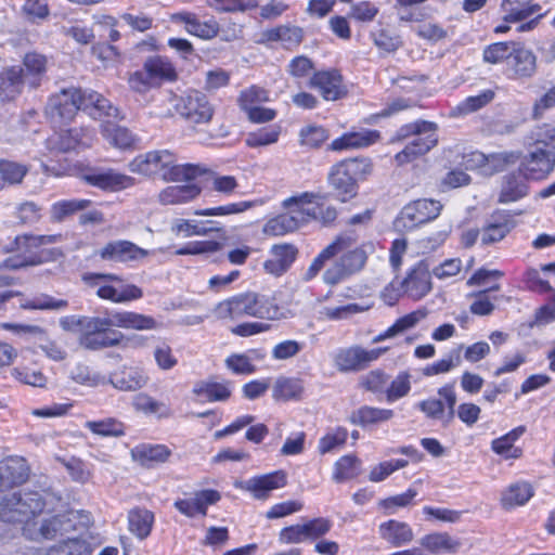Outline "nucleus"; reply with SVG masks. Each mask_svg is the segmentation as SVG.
Instances as JSON below:
<instances>
[{
    "label": "nucleus",
    "instance_id": "obj_1",
    "mask_svg": "<svg viewBox=\"0 0 555 555\" xmlns=\"http://www.w3.org/2000/svg\"><path fill=\"white\" fill-rule=\"evenodd\" d=\"M367 260L364 246L358 245L351 235H339L326 245L305 271V281L313 280L322 270L326 285L335 286L361 272Z\"/></svg>",
    "mask_w": 555,
    "mask_h": 555
},
{
    "label": "nucleus",
    "instance_id": "obj_2",
    "mask_svg": "<svg viewBox=\"0 0 555 555\" xmlns=\"http://www.w3.org/2000/svg\"><path fill=\"white\" fill-rule=\"evenodd\" d=\"M80 333V345L87 349L98 350L118 346L122 339L119 332H108L115 326L126 330L151 331L158 327L156 320L150 315L133 311H115L108 317H80L72 319Z\"/></svg>",
    "mask_w": 555,
    "mask_h": 555
},
{
    "label": "nucleus",
    "instance_id": "obj_3",
    "mask_svg": "<svg viewBox=\"0 0 555 555\" xmlns=\"http://www.w3.org/2000/svg\"><path fill=\"white\" fill-rule=\"evenodd\" d=\"M87 111L93 118L115 116L117 108L95 91H81L76 88L63 89L50 96L46 107L53 122L68 121L79 111Z\"/></svg>",
    "mask_w": 555,
    "mask_h": 555
},
{
    "label": "nucleus",
    "instance_id": "obj_4",
    "mask_svg": "<svg viewBox=\"0 0 555 555\" xmlns=\"http://www.w3.org/2000/svg\"><path fill=\"white\" fill-rule=\"evenodd\" d=\"M218 319L236 320L244 317L267 321H281L287 318L275 297L254 292L242 293L220 301L215 310Z\"/></svg>",
    "mask_w": 555,
    "mask_h": 555
},
{
    "label": "nucleus",
    "instance_id": "obj_5",
    "mask_svg": "<svg viewBox=\"0 0 555 555\" xmlns=\"http://www.w3.org/2000/svg\"><path fill=\"white\" fill-rule=\"evenodd\" d=\"M129 170L145 177H159L165 181L192 180L202 175L201 167L178 164L168 150L150 151L135 156L128 165Z\"/></svg>",
    "mask_w": 555,
    "mask_h": 555
},
{
    "label": "nucleus",
    "instance_id": "obj_6",
    "mask_svg": "<svg viewBox=\"0 0 555 555\" xmlns=\"http://www.w3.org/2000/svg\"><path fill=\"white\" fill-rule=\"evenodd\" d=\"M322 199H324L323 195L309 192L284 199L283 207L287 211L270 219L264 224L263 232L268 235L280 236L297 230L311 220H317L321 214Z\"/></svg>",
    "mask_w": 555,
    "mask_h": 555
},
{
    "label": "nucleus",
    "instance_id": "obj_7",
    "mask_svg": "<svg viewBox=\"0 0 555 555\" xmlns=\"http://www.w3.org/2000/svg\"><path fill=\"white\" fill-rule=\"evenodd\" d=\"M486 63L505 64L514 79H529L537 73V56L533 51L518 41H501L487 46L482 52Z\"/></svg>",
    "mask_w": 555,
    "mask_h": 555
},
{
    "label": "nucleus",
    "instance_id": "obj_8",
    "mask_svg": "<svg viewBox=\"0 0 555 555\" xmlns=\"http://www.w3.org/2000/svg\"><path fill=\"white\" fill-rule=\"evenodd\" d=\"M373 172V163L366 157L348 158L335 164L328 172V184L333 195L346 203L358 194V183Z\"/></svg>",
    "mask_w": 555,
    "mask_h": 555
},
{
    "label": "nucleus",
    "instance_id": "obj_9",
    "mask_svg": "<svg viewBox=\"0 0 555 555\" xmlns=\"http://www.w3.org/2000/svg\"><path fill=\"white\" fill-rule=\"evenodd\" d=\"M44 504L42 495L38 492H12L7 494L0 503V519L28 527L35 524L43 512Z\"/></svg>",
    "mask_w": 555,
    "mask_h": 555
},
{
    "label": "nucleus",
    "instance_id": "obj_10",
    "mask_svg": "<svg viewBox=\"0 0 555 555\" xmlns=\"http://www.w3.org/2000/svg\"><path fill=\"white\" fill-rule=\"evenodd\" d=\"M410 135L416 137L395 156L399 166L413 162L437 144L435 125L428 121H415L402 126L391 139V142L401 141Z\"/></svg>",
    "mask_w": 555,
    "mask_h": 555
},
{
    "label": "nucleus",
    "instance_id": "obj_11",
    "mask_svg": "<svg viewBox=\"0 0 555 555\" xmlns=\"http://www.w3.org/2000/svg\"><path fill=\"white\" fill-rule=\"evenodd\" d=\"M83 282L95 289L99 298L115 304H124L140 299L143 292L134 284L125 283L124 280L112 273H87L82 276Z\"/></svg>",
    "mask_w": 555,
    "mask_h": 555
},
{
    "label": "nucleus",
    "instance_id": "obj_12",
    "mask_svg": "<svg viewBox=\"0 0 555 555\" xmlns=\"http://www.w3.org/2000/svg\"><path fill=\"white\" fill-rule=\"evenodd\" d=\"M441 210L442 204L439 201L420 198L406 204L401 209L395 225L399 230H412L420 224L435 220Z\"/></svg>",
    "mask_w": 555,
    "mask_h": 555
},
{
    "label": "nucleus",
    "instance_id": "obj_13",
    "mask_svg": "<svg viewBox=\"0 0 555 555\" xmlns=\"http://www.w3.org/2000/svg\"><path fill=\"white\" fill-rule=\"evenodd\" d=\"M22 247L23 254L9 257L1 262L2 268L7 269H18L25 266H36L42 263L46 258L37 255L35 250L47 246L56 244L62 241V234H49V235H35V234H22Z\"/></svg>",
    "mask_w": 555,
    "mask_h": 555
},
{
    "label": "nucleus",
    "instance_id": "obj_14",
    "mask_svg": "<svg viewBox=\"0 0 555 555\" xmlns=\"http://www.w3.org/2000/svg\"><path fill=\"white\" fill-rule=\"evenodd\" d=\"M175 109L182 118L194 125L208 124L215 113L207 96L196 90L188 91L177 98Z\"/></svg>",
    "mask_w": 555,
    "mask_h": 555
},
{
    "label": "nucleus",
    "instance_id": "obj_15",
    "mask_svg": "<svg viewBox=\"0 0 555 555\" xmlns=\"http://www.w3.org/2000/svg\"><path fill=\"white\" fill-rule=\"evenodd\" d=\"M387 348L364 349L354 345L337 350L334 356V364L339 372H359L365 370L376 361Z\"/></svg>",
    "mask_w": 555,
    "mask_h": 555
},
{
    "label": "nucleus",
    "instance_id": "obj_16",
    "mask_svg": "<svg viewBox=\"0 0 555 555\" xmlns=\"http://www.w3.org/2000/svg\"><path fill=\"white\" fill-rule=\"evenodd\" d=\"M440 399L428 398L417 403V409L429 420L442 421L448 425L454 416V408L457 401L453 385H444L438 389Z\"/></svg>",
    "mask_w": 555,
    "mask_h": 555
},
{
    "label": "nucleus",
    "instance_id": "obj_17",
    "mask_svg": "<svg viewBox=\"0 0 555 555\" xmlns=\"http://www.w3.org/2000/svg\"><path fill=\"white\" fill-rule=\"evenodd\" d=\"M555 169V151L542 150L530 145L524 156L519 170L527 180H543Z\"/></svg>",
    "mask_w": 555,
    "mask_h": 555
},
{
    "label": "nucleus",
    "instance_id": "obj_18",
    "mask_svg": "<svg viewBox=\"0 0 555 555\" xmlns=\"http://www.w3.org/2000/svg\"><path fill=\"white\" fill-rule=\"evenodd\" d=\"M402 294L413 300L424 298L433 288L431 274L428 264L421 260L406 273L400 284Z\"/></svg>",
    "mask_w": 555,
    "mask_h": 555
},
{
    "label": "nucleus",
    "instance_id": "obj_19",
    "mask_svg": "<svg viewBox=\"0 0 555 555\" xmlns=\"http://www.w3.org/2000/svg\"><path fill=\"white\" fill-rule=\"evenodd\" d=\"M150 377L146 371L138 365L124 364L109 375L108 383L117 390L133 392L144 388Z\"/></svg>",
    "mask_w": 555,
    "mask_h": 555
},
{
    "label": "nucleus",
    "instance_id": "obj_20",
    "mask_svg": "<svg viewBox=\"0 0 555 555\" xmlns=\"http://www.w3.org/2000/svg\"><path fill=\"white\" fill-rule=\"evenodd\" d=\"M286 485V474L276 470L270 474L251 477L245 481L235 482V487L248 491L257 500L268 499L271 491Z\"/></svg>",
    "mask_w": 555,
    "mask_h": 555
},
{
    "label": "nucleus",
    "instance_id": "obj_21",
    "mask_svg": "<svg viewBox=\"0 0 555 555\" xmlns=\"http://www.w3.org/2000/svg\"><path fill=\"white\" fill-rule=\"evenodd\" d=\"M96 254L106 261L129 262L144 259L150 251L130 241L119 240L107 243Z\"/></svg>",
    "mask_w": 555,
    "mask_h": 555
},
{
    "label": "nucleus",
    "instance_id": "obj_22",
    "mask_svg": "<svg viewBox=\"0 0 555 555\" xmlns=\"http://www.w3.org/2000/svg\"><path fill=\"white\" fill-rule=\"evenodd\" d=\"M309 87L317 89L326 101H336L346 94L343 77L336 69L314 73Z\"/></svg>",
    "mask_w": 555,
    "mask_h": 555
},
{
    "label": "nucleus",
    "instance_id": "obj_23",
    "mask_svg": "<svg viewBox=\"0 0 555 555\" xmlns=\"http://www.w3.org/2000/svg\"><path fill=\"white\" fill-rule=\"evenodd\" d=\"M220 499L218 491L206 489L195 492L193 498L177 500L175 507L186 517H194L197 514L206 515L207 507L216 504Z\"/></svg>",
    "mask_w": 555,
    "mask_h": 555
},
{
    "label": "nucleus",
    "instance_id": "obj_24",
    "mask_svg": "<svg viewBox=\"0 0 555 555\" xmlns=\"http://www.w3.org/2000/svg\"><path fill=\"white\" fill-rule=\"evenodd\" d=\"M83 179L90 185L112 192L128 189L134 184V179L132 177L117 172L113 169L93 171L85 175Z\"/></svg>",
    "mask_w": 555,
    "mask_h": 555
},
{
    "label": "nucleus",
    "instance_id": "obj_25",
    "mask_svg": "<svg viewBox=\"0 0 555 555\" xmlns=\"http://www.w3.org/2000/svg\"><path fill=\"white\" fill-rule=\"evenodd\" d=\"M380 139L377 130L361 129L359 131L346 132L339 138L332 141L330 149L340 152L352 149H364L373 145Z\"/></svg>",
    "mask_w": 555,
    "mask_h": 555
},
{
    "label": "nucleus",
    "instance_id": "obj_26",
    "mask_svg": "<svg viewBox=\"0 0 555 555\" xmlns=\"http://www.w3.org/2000/svg\"><path fill=\"white\" fill-rule=\"evenodd\" d=\"M380 538L393 547L409 544L414 539V532L406 522L390 519L378 526Z\"/></svg>",
    "mask_w": 555,
    "mask_h": 555
},
{
    "label": "nucleus",
    "instance_id": "obj_27",
    "mask_svg": "<svg viewBox=\"0 0 555 555\" xmlns=\"http://www.w3.org/2000/svg\"><path fill=\"white\" fill-rule=\"evenodd\" d=\"M526 433L525 426L513 428L507 434L493 439L491 450L504 460H516L522 455V450L515 442Z\"/></svg>",
    "mask_w": 555,
    "mask_h": 555
},
{
    "label": "nucleus",
    "instance_id": "obj_28",
    "mask_svg": "<svg viewBox=\"0 0 555 555\" xmlns=\"http://www.w3.org/2000/svg\"><path fill=\"white\" fill-rule=\"evenodd\" d=\"M95 138L94 130L90 128H73L59 134L55 146L63 152L78 147H89Z\"/></svg>",
    "mask_w": 555,
    "mask_h": 555
},
{
    "label": "nucleus",
    "instance_id": "obj_29",
    "mask_svg": "<svg viewBox=\"0 0 555 555\" xmlns=\"http://www.w3.org/2000/svg\"><path fill=\"white\" fill-rule=\"evenodd\" d=\"M64 520L60 516H54L49 519H43L35 524H30L28 527H22L23 534L29 540H39V539H54L57 534H61L64 528Z\"/></svg>",
    "mask_w": 555,
    "mask_h": 555
},
{
    "label": "nucleus",
    "instance_id": "obj_30",
    "mask_svg": "<svg viewBox=\"0 0 555 555\" xmlns=\"http://www.w3.org/2000/svg\"><path fill=\"white\" fill-rule=\"evenodd\" d=\"M176 22L183 23L189 34L202 39H211L218 34V24L215 20L201 22L195 14L190 12H180L172 16Z\"/></svg>",
    "mask_w": 555,
    "mask_h": 555
},
{
    "label": "nucleus",
    "instance_id": "obj_31",
    "mask_svg": "<svg viewBox=\"0 0 555 555\" xmlns=\"http://www.w3.org/2000/svg\"><path fill=\"white\" fill-rule=\"evenodd\" d=\"M143 66L157 87L165 81H175L178 78L173 64L165 56H150L144 61Z\"/></svg>",
    "mask_w": 555,
    "mask_h": 555
},
{
    "label": "nucleus",
    "instance_id": "obj_32",
    "mask_svg": "<svg viewBox=\"0 0 555 555\" xmlns=\"http://www.w3.org/2000/svg\"><path fill=\"white\" fill-rule=\"evenodd\" d=\"M201 194V188L195 183L170 185L158 194V201L163 205L184 204L195 199Z\"/></svg>",
    "mask_w": 555,
    "mask_h": 555
},
{
    "label": "nucleus",
    "instance_id": "obj_33",
    "mask_svg": "<svg viewBox=\"0 0 555 555\" xmlns=\"http://www.w3.org/2000/svg\"><path fill=\"white\" fill-rule=\"evenodd\" d=\"M534 494L532 486L527 481L511 483L501 495V504L505 509L525 505Z\"/></svg>",
    "mask_w": 555,
    "mask_h": 555
},
{
    "label": "nucleus",
    "instance_id": "obj_34",
    "mask_svg": "<svg viewBox=\"0 0 555 555\" xmlns=\"http://www.w3.org/2000/svg\"><path fill=\"white\" fill-rule=\"evenodd\" d=\"M171 451L165 444L143 443L137 446L131 451L132 459L143 466H152L154 464L166 462Z\"/></svg>",
    "mask_w": 555,
    "mask_h": 555
},
{
    "label": "nucleus",
    "instance_id": "obj_35",
    "mask_svg": "<svg viewBox=\"0 0 555 555\" xmlns=\"http://www.w3.org/2000/svg\"><path fill=\"white\" fill-rule=\"evenodd\" d=\"M500 9L506 22H522L540 11V5L530 0H502Z\"/></svg>",
    "mask_w": 555,
    "mask_h": 555
},
{
    "label": "nucleus",
    "instance_id": "obj_36",
    "mask_svg": "<svg viewBox=\"0 0 555 555\" xmlns=\"http://www.w3.org/2000/svg\"><path fill=\"white\" fill-rule=\"evenodd\" d=\"M268 41H280L286 49L298 47L304 39V29L294 25H279L263 33Z\"/></svg>",
    "mask_w": 555,
    "mask_h": 555
},
{
    "label": "nucleus",
    "instance_id": "obj_37",
    "mask_svg": "<svg viewBox=\"0 0 555 555\" xmlns=\"http://www.w3.org/2000/svg\"><path fill=\"white\" fill-rule=\"evenodd\" d=\"M393 415L395 412L390 409L363 405L352 412L350 421L356 425L367 426L388 422Z\"/></svg>",
    "mask_w": 555,
    "mask_h": 555
},
{
    "label": "nucleus",
    "instance_id": "obj_38",
    "mask_svg": "<svg viewBox=\"0 0 555 555\" xmlns=\"http://www.w3.org/2000/svg\"><path fill=\"white\" fill-rule=\"evenodd\" d=\"M23 88V69L12 66L0 74V98L13 100Z\"/></svg>",
    "mask_w": 555,
    "mask_h": 555
},
{
    "label": "nucleus",
    "instance_id": "obj_39",
    "mask_svg": "<svg viewBox=\"0 0 555 555\" xmlns=\"http://www.w3.org/2000/svg\"><path fill=\"white\" fill-rule=\"evenodd\" d=\"M420 544L429 553L438 555L442 553L455 552L460 543L453 540L447 532H434L424 535Z\"/></svg>",
    "mask_w": 555,
    "mask_h": 555
},
{
    "label": "nucleus",
    "instance_id": "obj_40",
    "mask_svg": "<svg viewBox=\"0 0 555 555\" xmlns=\"http://www.w3.org/2000/svg\"><path fill=\"white\" fill-rule=\"evenodd\" d=\"M192 391L196 397L205 398L209 402L227 401L232 395L230 383L198 382Z\"/></svg>",
    "mask_w": 555,
    "mask_h": 555
},
{
    "label": "nucleus",
    "instance_id": "obj_41",
    "mask_svg": "<svg viewBox=\"0 0 555 555\" xmlns=\"http://www.w3.org/2000/svg\"><path fill=\"white\" fill-rule=\"evenodd\" d=\"M154 514L145 508H133L128 514V527L130 532L143 540L152 530Z\"/></svg>",
    "mask_w": 555,
    "mask_h": 555
},
{
    "label": "nucleus",
    "instance_id": "obj_42",
    "mask_svg": "<svg viewBox=\"0 0 555 555\" xmlns=\"http://www.w3.org/2000/svg\"><path fill=\"white\" fill-rule=\"evenodd\" d=\"M101 132L112 146L120 150L131 147L134 142V137L127 128L111 121L101 125Z\"/></svg>",
    "mask_w": 555,
    "mask_h": 555
},
{
    "label": "nucleus",
    "instance_id": "obj_43",
    "mask_svg": "<svg viewBox=\"0 0 555 555\" xmlns=\"http://www.w3.org/2000/svg\"><path fill=\"white\" fill-rule=\"evenodd\" d=\"M304 382L295 377H279L273 386V398L276 400H298L304 392Z\"/></svg>",
    "mask_w": 555,
    "mask_h": 555
},
{
    "label": "nucleus",
    "instance_id": "obj_44",
    "mask_svg": "<svg viewBox=\"0 0 555 555\" xmlns=\"http://www.w3.org/2000/svg\"><path fill=\"white\" fill-rule=\"evenodd\" d=\"M262 203L263 202L261 199L228 203V204L220 205L217 207L197 209L194 211V215L202 216V217H211V216L222 217V216L238 215V214L245 212L246 210L251 209L256 206L262 205Z\"/></svg>",
    "mask_w": 555,
    "mask_h": 555
},
{
    "label": "nucleus",
    "instance_id": "obj_45",
    "mask_svg": "<svg viewBox=\"0 0 555 555\" xmlns=\"http://www.w3.org/2000/svg\"><path fill=\"white\" fill-rule=\"evenodd\" d=\"M90 205L91 201L85 198L62 199L55 202L50 208L51 220L54 222H61L66 217H69L77 211L85 210Z\"/></svg>",
    "mask_w": 555,
    "mask_h": 555
},
{
    "label": "nucleus",
    "instance_id": "obj_46",
    "mask_svg": "<svg viewBox=\"0 0 555 555\" xmlns=\"http://www.w3.org/2000/svg\"><path fill=\"white\" fill-rule=\"evenodd\" d=\"M527 193L528 185L526 182L514 175H509L504 178L499 202L502 204L513 203L525 197Z\"/></svg>",
    "mask_w": 555,
    "mask_h": 555
},
{
    "label": "nucleus",
    "instance_id": "obj_47",
    "mask_svg": "<svg viewBox=\"0 0 555 555\" xmlns=\"http://www.w3.org/2000/svg\"><path fill=\"white\" fill-rule=\"evenodd\" d=\"M361 461L356 455H344L334 464L333 480L344 482L356 478L360 473Z\"/></svg>",
    "mask_w": 555,
    "mask_h": 555
},
{
    "label": "nucleus",
    "instance_id": "obj_48",
    "mask_svg": "<svg viewBox=\"0 0 555 555\" xmlns=\"http://www.w3.org/2000/svg\"><path fill=\"white\" fill-rule=\"evenodd\" d=\"M85 427L92 434L101 437H120L125 435V425L114 418L107 417L100 421H88Z\"/></svg>",
    "mask_w": 555,
    "mask_h": 555
},
{
    "label": "nucleus",
    "instance_id": "obj_49",
    "mask_svg": "<svg viewBox=\"0 0 555 555\" xmlns=\"http://www.w3.org/2000/svg\"><path fill=\"white\" fill-rule=\"evenodd\" d=\"M28 172V167L24 164L8 159H0V181L8 185L21 184Z\"/></svg>",
    "mask_w": 555,
    "mask_h": 555
},
{
    "label": "nucleus",
    "instance_id": "obj_50",
    "mask_svg": "<svg viewBox=\"0 0 555 555\" xmlns=\"http://www.w3.org/2000/svg\"><path fill=\"white\" fill-rule=\"evenodd\" d=\"M281 127L278 125L263 127L256 131L249 132L246 138V144L249 147L270 145L279 141Z\"/></svg>",
    "mask_w": 555,
    "mask_h": 555
},
{
    "label": "nucleus",
    "instance_id": "obj_51",
    "mask_svg": "<svg viewBox=\"0 0 555 555\" xmlns=\"http://www.w3.org/2000/svg\"><path fill=\"white\" fill-rule=\"evenodd\" d=\"M494 93L491 90L481 92L480 94L466 98L459 103L452 114L454 116H462L474 113L492 101Z\"/></svg>",
    "mask_w": 555,
    "mask_h": 555
},
{
    "label": "nucleus",
    "instance_id": "obj_52",
    "mask_svg": "<svg viewBox=\"0 0 555 555\" xmlns=\"http://www.w3.org/2000/svg\"><path fill=\"white\" fill-rule=\"evenodd\" d=\"M46 555H91V547L86 541L68 539L48 548Z\"/></svg>",
    "mask_w": 555,
    "mask_h": 555
},
{
    "label": "nucleus",
    "instance_id": "obj_53",
    "mask_svg": "<svg viewBox=\"0 0 555 555\" xmlns=\"http://www.w3.org/2000/svg\"><path fill=\"white\" fill-rule=\"evenodd\" d=\"M212 221L197 222L186 219H177L172 225L171 231L176 234H182L184 237L190 236H205L212 231L206 224H211Z\"/></svg>",
    "mask_w": 555,
    "mask_h": 555
},
{
    "label": "nucleus",
    "instance_id": "obj_54",
    "mask_svg": "<svg viewBox=\"0 0 555 555\" xmlns=\"http://www.w3.org/2000/svg\"><path fill=\"white\" fill-rule=\"evenodd\" d=\"M223 243L218 241H193L178 248L175 254L184 255H210L222 249Z\"/></svg>",
    "mask_w": 555,
    "mask_h": 555
},
{
    "label": "nucleus",
    "instance_id": "obj_55",
    "mask_svg": "<svg viewBox=\"0 0 555 555\" xmlns=\"http://www.w3.org/2000/svg\"><path fill=\"white\" fill-rule=\"evenodd\" d=\"M411 374L406 371L400 372L386 389V399L388 402H395L411 391Z\"/></svg>",
    "mask_w": 555,
    "mask_h": 555
},
{
    "label": "nucleus",
    "instance_id": "obj_56",
    "mask_svg": "<svg viewBox=\"0 0 555 555\" xmlns=\"http://www.w3.org/2000/svg\"><path fill=\"white\" fill-rule=\"evenodd\" d=\"M409 462L403 459L388 460L373 466L369 473V480L380 482L393 474L396 470L408 466Z\"/></svg>",
    "mask_w": 555,
    "mask_h": 555
},
{
    "label": "nucleus",
    "instance_id": "obj_57",
    "mask_svg": "<svg viewBox=\"0 0 555 555\" xmlns=\"http://www.w3.org/2000/svg\"><path fill=\"white\" fill-rule=\"evenodd\" d=\"M531 145L542 150L555 151V127L551 124H542L532 130Z\"/></svg>",
    "mask_w": 555,
    "mask_h": 555
},
{
    "label": "nucleus",
    "instance_id": "obj_58",
    "mask_svg": "<svg viewBox=\"0 0 555 555\" xmlns=\"http://www.w3.org/2000/svg\"><path fill=\"white\" fill-rule=\"evenodd\" d=\"M486 158L483 175L492 176L504 170L509 164H514L518 156L513 152H499L489 154Z\"/></svg>",
    "mask_w": 555,
    "mask_h": 555
},
{
    "label": "nucleus",
    "instance_id": "obj_59",
    "mask_svg": "<svg viewBox=\"0 0 555 555\" xmlns=\"http://www.w3.org/2000/svg\"><path fill=\"white\" fill-rule=\"evenodd\" d=\"M348 438V431L344 427H337L327 431L320 440L318 444L319 452L321 454L330 453L335 449L343 447Z\"/></svg>",
    "mask_w": 555,
    "mask_h": 555
},
{
    "label": "nucleus",
    "instance_id": "obj_60",
    "mask_svg": "<svg viewBox=\"0 0 555 555\" xmlns=\"http://www.w3.org/2000/svg\"><path fill=\"white\" fill-rule=\"evenodd\" d=\"M21 12L27 21L41 22L50 14L48 0H25Z\"/></svg>",
    "mask_w": 555,
    "mask_h": 555
},
{
    "label": "nucleus",
    "instance_id": "obj_61",
    "mask_svg": "<svg viewBox=\"0 0 555 555\" xmlns=\"http://www.w3.org/2000/svg\"><path fill=\"white\" fill-rule=\"evenodd\" d=\"M11 375L17 382L33 387H44L48 378L41 371L30 370L25 366H16L11 370Z\"/></svg>",
    "mask_w": 555,
    "mask_h": 555
},
{
    "label": "nucleus",
    "instance_id": "obj_62",
    "mask_svg": "<svg viewBox=\"0 0 555 555\" xmlns=\"http://www.w3.org/2000/svg\"><path fill=\"white\" fill-rule=\"evenodd\" d=\"M304 343L295 339H286L278 343L271 350V358L276 361H285L295 358L304 349Z\"/></svg>",
    "mask_w": 555,
    "mask_h": 555
},
{
    "label": "nucleus",
    "instance_id": "obj_63",
    "mask_svg": "<svg viewBox=\"0 0 555 555\" xmlns=\"http://www.w3.org/2000/svg\"><path fill=\"white\" fill-rule=\"evenodd\" d=\"M269 101V92L258 86H251L240 93L238 104L245 111Z\"/></svg>",
    "mask_w": 555,
    "mask_h": 555
},
{
    "label": "nucleus",
    "instance_id": "obj_64",
    "mask_svg": "<svg viewBox=\"0 0 555 555\" xmlns=\"http://www.w3.org/2000/svg\"><path fill=\"white\" fill-rule=\"evenodd\" d=\"M127 82L130 90L138 94H146L151 89L157 87L144 66L142 69L129 73Z\"/></svg>",
    "mask_w": 555,
    "mask_h": 555
}]
</instances>
